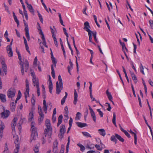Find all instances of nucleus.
<instances>
[{
	"label": "nucleus",
	"instance_id": "56",
	"mask_svg": "<svg viewBox=\"0 0 153 153\" xmlns=\"http://www.w3.org/2000/svg\"><path fill=\"white\" fill-rule=\"evenodd\" d=\"M19 146L16 147V149L14 150V153H18L19 152Z\"/></svg>",
	"mask_w": 153,
	"mask_h": 153
},
{
	"label": "nucleus",
	"instance_id": "36",
	"mask_svg": "<svg viewBox=\"0 0 153 153\" xmlns=\"http://www.w3.org/2000/svg\"><path fill=\"white\" fill-rule=\"evenodd\" d=\"M68 143L67 144L66 147V150L67 151V152H68V148L69 147V143L70 142V137H69L68 138Z\"/></svg>",
	"mask_w": 153,
	"mask_h": 153
},
{
	"label": "nucleus",
	"instance_id": "21",
	"mask_svg": "<svg viewBox=\"0 0 153 153\" xmlns=\"http://www.w3.org/2000/svg\"><path fill=\"white\" fill-rule=\"evenodd\" d=\"M24 64L25 65V71L27 72L28 69L29 67V63L27 59H25Z\"/></svg>",
	"mask_w": 153,
	"mask_h": 153
},
{
	"label": "nucleus",
	"instance_id": "10",
	"mask_svg": "<svg viewBox=\"0 0 153 153\" xmlns=\"http://www.w3.org/2000/svg\"><path fill=\"white\" fill-rule=\"evenodd\" d=\"M60 133L64 134L66 131L65 126L64 125H62L60 126Z\"/></svg>",
	"mask_w": 153,
	"mask_h": 153
},
{
	"label": "nucleus",
	"instance_id": "57",
	"mask_svg": "<svg viewBox=\"0 0 153 153\" xmlns=\"http://www.w3.org/2000/svg\"><path fill=\"white\" fill-rule=\"evenodd\" d=\"M51 57L52 60V61L55 60V59L53 56V53L52 51H51Z\"/></svg>",
	"mask_w": 153,
	"mask_h": 153
},
{
	"label": "nucleus",
	"instance_id": "64",
	"mask_svg": "<svg viewBox=\"0 0 153 153\" xmlns=\"http://www.w3.org/2000/svg\"><path fill=\"white\" fill-rule=\"evenodd\" d=\"M73 122V119L71 117L70 118V120L69 122V124L70 126H72V123Z\"/></svg>",
	"mask_w": 153,
	"mask_h": 153
},
{
	"label": "nucleus",
	"instance_id": "22",
	"mask_svg": "<svg viewBox=\"0 0 153 153\" xmlns=\"http://www.w3.org/2000/svg\"><path fill=\"white\" fill-rule=\"evenodd\" d=\"M50 29L51 30V33H52V36H56L54 34L55 32L56 31V29L55 27V26H53V28L51 27H50Z\"/></svg>",
	"mask_w": 153,
	"mask_h": 153
},
{
	"label": "nucleus",
	"instance_id": "48",
	"mask_svg": "<svg viewBox=\"0 0 153 153\" xmlns=\"http://www.w3.org/2000/svg\"><path fill=\"white\" fill-rule=\"evenodd\" d=\"M75 58L76 59V69H77V73L79 71V65L77 62V58L76 56H75Z\"/></svg>",
	"mask_w": 153,
	"mask_h": 153
},
{
	"label": "nucleus",
	"instance_id": "13",
	"mask_svg": "<svg viewBox=\"0 0 153 153\" xmlns=\"http://www.w3.org/2000/svg\"><path fill=\"white\" fill-rule=\"evenodd\" d=\"M7 52L9 57H12L13 56V52L12 48H6Z\"/></svg>",
	"mask_w": 153,
	"mask_h": 153
},
{
	"label": "nucleus",
	"instance_id": "26",
	"mask_svg": "<svg viewBox=\"0 0 153 153\" xmlns=\"http://www.w3.org/2000/svg\"><path fill=\"white\" fill-rule=\"evenodd\" d=\"M98 131H100L99 133L101 135L103 136H104L106 134L105 132L104 129H100L98 130Z\"/></svg>",
	"mask_w": 153,
	"mask_h": 153
},
{
	"label": "nucleus",
	"instance_id": "24",
	"mask_svg": "<svg viewBox=\"0 0 153 153\" xmlns=\"http://www.w3.org/2000/svg\"><path fill=\"white\" fill-rule=\"evenodd\" d=\"M115 135L116 136V138L120 141L123 142L124 141V139L120 135L117 134H115Z\"/></svg>",
	"mask_w": 153,
	"mask_h": 153
},
{
	"label": "nucleus",
	"instance_id": "61",
	"mask_svg": "<svg viewBox=\"0 0 153 153\" xmlns=\"http://www.w3.org/2000/svg\"><path fill=\"white\" fill-rule=\"evenodd\" d=\"M66 98V97H64L62 99L61 101V103L62 105H63L65 103Z\"/></svg>",
	"mask_w": 153,
	"mask_h": 153
},
{
	"label": "nucleus",
	"instance_id": "3",
	"mask_svg": "<svg viewBox=\"0 0 153 153\" xmlns=\"http://www.w3.org/2000/svg\"><path fill=\"white\" fill-rule=\"evenodd\" d=\"M52 132V128H47L45 129V137H46L47 135L48 134V135L49 136V137H51Z\"/></svg>",
	"mask_w": 153,
	"mask_h": 153
},
{
	"label": "nucleus",
	"instance_id": "2",
	"mask_svg": "<svg viewBox=\"0 0 153 153\" xmlns=\"http://www.w3.org/2000/svg\"><path fill=\"white\" fill-rule=\"evenodd\" d=\"M16 91L14 88H10L7 91V96L8 97L12 98L15 95Z\"/></svg>",
	"mask_w": 153,
	"mask_h": 153
},
{
	"label": "nucleus",
	"instance_id": "62",
	"mask_svg": "<svg viewBox=\"0 0 153 153\" xmlns=\"http://www.w3.org/2000/svg\"><path fill=\"white\" fill-rule=\"evenodd\" d=\"M124 133L126 135V136L128 138L130 137V135L125 130V131L124 132Z\"/></svg>",
	"mask_w": 153,
	"mask_h": 153
},
{
	"label": "nucleus",
	"instance_id": "9",
	"mask_svg": "<svg viewBox=\"0 0 153 153\" xmlns=\"http://www.w3.org/2000/svg\"><path fill=\"white\" fill-rule=\"evenodd\" d=\"M58 145V142L57 140H56L53 143V151L58 150L57 149V146Z\"/></svg>",
	"mask_w": 153,
	"mask_h": 153
},
{
	"label": "nucleus",
	"instance_id": "6",
	"mask_svg": "<svg viewBox=\"0 0 153 153\" xmlns=\"http://www.w3.org/2000/svg\"><path fill=\"white\" fill-rule=\"evenodd\" d=\"M4 109V111L2 112L1 114V117L3 118H6L8 116L9 114L10 113V111L8 110H6V113L5 112Z\"/></svg>",
	"mask_w": 153,
	"mask_h": 153
},
{
	"label": "nucleus",
	"instance_id": "58",
	"mask_svg": "<svg viewBox=\"0 0 153 153\" xmlns=\"http://www.w3.org/2000/svg\"><path fill=\"white\" fill-rule=\"evenodd\" d=\"M143 118L145 120V123H146V124L147 125V126L149 127V128H151V126L148 124V122H147V121L146 119V118H145V116L144 115H143Z\"/></svg>",
	"mask_w": 153,
	"mask_h": 153
},
{
	"label": "nucleus",
	"instance_id": "54",
	"mask_svg": "<svg viewBox=\"0 0 153 153\" xmlns=\"http://www.w3.org/2000/svg\"><path fill=\"white\" fill-rule=\"evenodd\" d=\"M13 18H14V19L15 20V21L16 22V23L17 25V26H18L19 25V20L17 19V16H16L14 17Z\"/></svg>",
	"mask_w": 153,
	"mask_h": 153
},
{
	"label": "nucleus",
	"instance_id": "29",
	"mask_svg": "<svg viewBox=\"0 0 153 153\" xmlns=\"http://www.w3.org/2000/svg\"><path fill=\"white\" fill-rule=\"evenodd\" d=\"M112 122L115 126L117 127V125L116 123V114L115 112H113Z\"/></svg>",
	"mask_w": 153,
	"mask_h": 153
},
{
	"label": "nucleus",
	"instance_id": "4",
	"mask_svg": "<svg viewBox=\"0 0 153 153\" xmlns=\"http://www.w3.org/2000/svg\"><path fill=\"white\" fill-rule=\"evenodd\" d=\"M1 64L2 65L3 71L4 73H5V74L6 75L7 73V65L5 64V61L4 59H2L1 61Z\"/></svg>",
	"mask_w": 153,
	"mask_h": 153
},
{
	"label": "nucleus",
	"instance_id": "28",
	"mask_svg": "<svg viewBox=\"0 0 153 153\" xmlns=\"http://www.w3.org/2000/svg\"><path fill=\"white\" fill-rule=\"evenodd\" d=\"M89 83H90V86L89 87V91H90V95L91 97V98L92 99L93 98V97L92 94V83L91 82H89Z\"/></svg>",
	"mask_w": 153,
	"mask_h": 153
},
{
	"label": "nucleus",
	"instance_id": "59",
	"mask_svg": "<svg viewBox=\"0 0 153 153\" xmlns=\"http://www.w3.org/2000/svg\"><path fill=\"white\" fill-rule=\"evenodd\" d=\"M95 147L98 150L101 151L102 150V148H100V146L96 144Z\"/></svg>",
	"mask_w": 153,
	"mask_h": 153
},
{
	"label": "nucleus",
	"instance_id": "12",
	"mask_svg": "<svg viewBox=\"0 0 153 153\" xmlns=\"http://www.w3.org/2000/svg\"><path fill=\"white\" fill-rule=\"evenodd\" d=\"M26 92L27 93V95L29 96V83L27 79H26Z\"/></svg>",
	"mask_w": 153,
	"mask_h": 153
},
{
	"label": "nucleus",
	"instance_id": "38",
	"mask_svg": "<svg viewBox=\"0 0 153 153\" xmlns=\"http://www.w3.org/2000/svg\"><path fill=\"white\" fill-rule=\"evenodd\" d=\"M49 91L50 93L51 94L52 92V90L53 88V86L52 83H49V85L48 86Z\"/></svg>",
	"mask_w": 153,
	"mask_h": 153
},
{
	"label": "nucleus",
	"instance_id": "27",
	"mask_svg": "<svg viewBox=\"0 0 153 153\" xmlns=\"http://www.w3.org/2000/svg\"><path fill=\"white\" fill-rule=\"evenodd\" d=\"M91 116L94 122H96V115L94 111H93L90 112Z\"/></svg>",
	"mask_w": 153,
	"mask_h": 153
},
{
	"label": "nucleus",
	"instance_id": "8",
	"mask_svg": "<svg viewBox=\"0 0 153 153\" xmlns=\"http://www.w3.org/2000/svg\"><path fill=\"white\" fill-rule=\"evenodd\" d=\"M38 137L37 133H32L31 135V139L30 140V142H31L32 140H35Z\"/></svg>",
	"mask_w": 153,
	"mask_h": 153
},
{
	"label": "nucleus",
	"instance_id": "49",
	"mask_svg": "<svg viewBox=\"0 0 153 153\" xmlns=\"http://www.w3.org/2000/svg\"><path fill=\"white\" fill-rule=\"evenodd\" d=\"M97 111L99 113L101 117H102L103 115V113L101 111L100 109H97Z\"/></svg>",
	"mask_w": 153,
	"mask_h": 153
},
{
	"label": "nucleus",
	"instance_id": "1",
	"mask_svg": "<svg viewBox=\"0 0 153 153\" xmlns=\"http://www.w3.org/2000/svg\"><path fill=\"white\" fill-rule=\"evenodd\" d=\"M58 79L59 81V83L58 81L56 83V91L57 94H59L61 92V90L63 88V83L62 79L61 78L60 75H59L58 77Z\"/></svg>",
	"mask_w": 153,
	"mask_h": 153
},
{
	"label": "nucleus",
	"instance_id": "47",
	"mask_svg": "<svg viewBox=\"0 0 153 153\" xmlns=\"http://www.w3.org/2000/svg\"><path fill=\"white\" fill-rule=\"evenodd\" d=\"M33 150L35 153H39V147L37 146H35Z\"/></svg>",
	"mask_w": 153,
	"mask_h": 153
},
{
	"label": "nucleus",
	"instance_id": "15",
	"mask_svg": "<svg viewBox=\"0 0 153 153\" xmlns=\"http://www.w3.org/2000/svg\"><path fill=\"white\" fill-rule=\"evenodd\" d=\"M32 81L33 83V85L34 86L36 85V87H37L38 85V86H39V79H36V78L32 79Z\"/></svg>",
	"mask_w": 153,
	"mask_h": 153
},
{
	"label": "nucleus",
	"instance_id": "5",
	"mask_svg": "<svg viewBox=\"0 0 153 153\" xmlns=\"http://www.w3.org/2000/svg\"><path fill=\"white\" fill-rule=\"evenodd\" d=\"M84 27L83 29L85 30L88 32V33L92 32V31L89 29V28H91V27L89 25V23L88 22H85L84 23Z\"/></svg>",
	"mask_w": 153,
	"mask_h": 153
},
{
	"label": "nucleus",
	"instance_id": "25",
	"mask_svg": "<svg viewBox=\"0 0 153 153\" xmlns=\"http://www.w3.org/2000/svg\"><path fill=\"white\" fill-rule=\"evenodd\" d=\"M106 94H107V95L108 98L109 100H112L113 97H112L111 94L109 92L108 90H107L106 91Z\"/></svg>",
	"mask_w": 153,
	"mask_h": 153
},
{
	"label": "nucleus",
	"instance_id": "50",
	"mask_svg": "<svg viewBox=\"0 0 153 153\" xmlns=\"http://www.w3.org/2000/svg\"><path fill=\"white\" fill-rule=\"evenodd\" d=\"M25 35L28 41H29L30 39V38L29 36V32H26Z\"/></svg>",
	"mask_w": 153,
	"mask_h": 153
},
{
	"label": "nucleus",
	"instance_id": "42",
	"mask_svg": "<svg viewBox=\"0 0 153 153\" xmlns=\"http://www.w3.org/2000/svg\"><path fill=\"white\" fill-rule=\"evenodd\" d=\"M93 33V32L92 31L91 32H90L88 33V35L89 36V42H92V34Z\"/></svg>",
	"mask_w": 153,
	"mask_h": 153
},
{
	"label": "nucleus",
	"instance_id": "35",
	"mask_svg": "<svg viewBox=\"0 0 153 153\" xmlns=\"http://www.w3.org/2000/svg\"><path fill=\"white\" fill-rule=\"evenodd\" d=\"M31 102L33 105H34L35 104V97L33 94H32V95Z\"/></svg>",
	"mask_w": 153,
	"mask_h": 153
},
{
	"label": "nucleus",
	"instance_id": "46",
	"mask_svg": "<svg viewBox=\"0 0 153 153\" xmlns=\"http://www.w3.org/2000/svg\"><path fill=\"white\" fill-rule=\"evenodd\" d=\"M37 13H38V15L39 17V19L40 20V21L42 23H43V18H42V16L40 14V13L39 12V11H37Z\"/></svg>",
	"mask_w": 153,
	"mask_h": 153
},
{
	"label": "nucleus",
	"instance_id": "19",
	"mask_svg": "<svg viewBox=\"0 0 153 153\" xmlns=\"http://www.w3.org/2000/svg\"><path fill=\"white\" fill-rule=\"evenodd\" d=\"M33 110L32 108L30 111V113L29 114V120L30 121H31L33 117Z\"/></svg>",
	"mask_w": 153,
	"mask_h": 153
},
{
	"label": "nucleus",
	"instance_id": "45",
	"mask_svg": "<svg viewBox=\"0 0 153 153\" xmlns=\"http://www.w3.org/2000/svg\"><path fill=\"white\" fill-rule=\"evenodd\" d=\"M24 24L25 26V32H29L28 27L27 24L26 23H25Z\"/></svg>",
	"mask_w": 153,
	"mask_h": 153
},
{
	"label": "nucleus",
	"instance_id": "11",
	"mask_svg": "<svg viewBox=\"0 0 153 153\" xmlns=\"http://www.w3.org/2000/svg\"><path fill=\"white\" fill-rule=\"evenodd\" d=\"M74 103L75 105H76V102L77 101V97L78 95L75 89L74 90Z\"/></svg>",
	"mask_w": 153,
	"mask_h": 153
},
{
	"label": "nucleus",
	"instance_id": "20",
	"mask_svg": "<svg viewBox=\"0 0 153 153\" xmlns=\"http://www.w3.org/2000/svg\"><path fill=\"white\" fill-rule=\"evenodd\" d=\"M76 124L77 126L79 127L82 128L87 126V124L86 123H82L81 122H76Z\"/></svg>",
	"mask_w": 153,
	"mask_h": 153
},
{
	"label": "nucleus",
	"instance_id": "18",
	"mask_svg": "<svg viewBox=\"0 0 153 153\" xmlns=\"http://www.w3.org/2000/svg\"><path fill=\"white\" fill-rule=\"evenodd\" d=\"M18 119L16 117H14L13 118L11 123L12 128H13V127H15L16 126V121Z\"/></svg>",
	"mask_w": 153,
	"mask_h": 153
},
{
	"label": "nucleus",
	"instance_id": "34",
	"mask_svg": "<svg viewBox=\"0 0 153 153\" xmlns=\"http://www.w3.org/2000/svg\"><path fill=\"white\" fill-rule=\"evenodd\" d=\"M16 140L15 141L14 143L15 144V146L16 147L17 146H19V137L18 136H16Z\"/></svg>",
	"mask_w": 153,
	"mask_h": 153
},
{
	"label": "nucleus",
	"instance_id": "44",
	"mask_svg": "<svg viewBox=\"0 0 153 153\" xmlns=\"http://www.w3.org/2000/svg\"><path fill=\"white\" fill-rule=\"evenodd\" d=\"M22 97V94L21 92V91L20 90H19L18 91V96L16 99L17 100H19Z\"/></svg>",
	"mask_w": 153,
	"mask_h": 153
},
{
	"label": "nucleus",
	"instance_id": "23",
	"mask_svg": "<svg viewBox=\"0 0 153 153\" xmlns=\"http://www.w3.org/2000/svg\"><path fill=\"white\" fill-rule=\"evenodd\" d=\"M43 109L45 113H47V107L46 104V102L45 100H43Z\"/></svg>",
	"mask_w": 153,
	"mask_h": 153
},
{
	"label": "nucleus",
	"instance_id": "60",
	"mask_svg": "<svg viewBox=\"0 0 153 153\" xmlns=\"http://www.w3.org/2000/svg\"><path fill=\"white\" fill-rule=\"evenodd\" d=\"M106 104H107L108 106V108H107V110L108 111H110L111 108L110 104L108 102L106 103Z\"/></svg>",
	"mask_w": 153,
	"mask_h": 153
},
{
	"label": "nucleus",
	"instance_id": "31",
	"mask_svg": "<svg viewBox=\"0 0 153 153\" xmlns=\"http://www.w3.org/2000/svg\"><path fill=\"white\" fill-rule=\"evenodd\" d=\"M51 74L53 78V79H54L55 77V71L54 70V69L53 68V65H52L51 66Z\"/></svg>",
	"mask_w": 153,
	"mask_h": 153
},
{
	"label": "nucleus",
	"instance_id": "41",
	"mask_svg": "<svg viewBox=\"0 0 153 153\" xmlns=\"http://www.w3.org/2000/svg\"><path fill=\"white\" fill-rule=\"evenodd\" d=\"M93 36H94V39L95 41L97 43L98 42V41L97 39V37H96V34H97V32L96 31L94 32H93Z\"/></svg>",
	"mask_w": 153,
	"mask_h": 153
},
{
	"label": "nucleus",
	"instance_id": "52",
	"mask_svg": "<svg viewBox=\"0 0 153 153\" xmlns=\"http://www.w3.org/2000/svg\"><path fill=\"white\" fill-rule=\"evenodd\" d=\"M40 117L39 118V121L40 122H42L44 119V115H39Z\"/></svg>",
	"mask_w": 153,
	"mask_h": 153
},
{
	"label": "nucleus",
	"instance_id": "53",
	"mask_svg": "<svg viewBox=\"0 0 153 153\" xmlns=\"http://www.w3.org/2000/svg\"><path fill=\"white\" fill-rule=\"evenodd\" d=\"M36 87L37 88V95L38 96H39L40 95V88L39 87V86L38 85Z\"/></svg>",
	"mask_w": 153,
	"mask_h": 153
},
{
	"label": "nucleus",
	"instance_id": "17",
	"mask_svg": "<svg viewBox=\"0 0 153 153\" xmlns=\"http://www.w3.org/2000/svg\"><path fill=\"white\" fill-rule=\"evenodd\" d=\"M63 116L62 114L60 115L58 118V122L57 124V126L58 127L61 123L62 120Z\"/></svg>",
	"mask_w": 153,
	"mask_h": 153
},
{
	"label": "nucleus",
	"instance_id": "40",
	"mask_svg": "<svg viewBox=\"0 0 153 153\" xmlns=\"http://www.w3.org/2000/svg\"><path fill=\"white\" fill-rule=\"evenodd\" d=\"M82 133L83 135L87 137H91V136L90 135V134L87 132H82Z\"/></svg>",
	"mask_w": 153,
	"mask_h": 153
},
{
	"label": "nucleus",
	"instance_id": "7",
	"mask_svg": "<svg viewBox=\"0 0 153 153\" xmlns=\"http://www.w3.org/2000/svg\"><path fill=\"white\" fill-rule=\"evenodd\" d=\"M35 123L34 122H32L31 123V133H37V129L35 126Z\"/></svg>",
	"mask_w": 153,
	"mask_h": 153
},
{
	"label": "nucleus",
	"instance_id": "63",
	"mask_svg": "<svg viewBox=\"0 0 153 153\" xmlns=\"http://www.w3.org/2000/svg\"><path fill=\"white\" fill-rule=\"evenodd\" d=\"M4 7L5 8V10L7 11V12H9L8 7L5 4V3H4Z\"/></svg>",
	"mask_w": 153,
	"mask_h": 153
},
{
	"label": "nucleus",
	"instance_id": "14",
	"mask_svg": "<svg viewBox=\"0 0 153 153\" xmlns=\"http://www.w3.org/2000/svg\"><path fill=\"white\" fill-rule=\"evenodd\" d=\"M19 63L21 66V71L22 74V75H23L24 73V66L23 65L24 62H22V61L21 60H19Z\"/></svg>",
	"mask_w": 153,
	"mask_h": 153
},
{
	"label": "nucleus",
	"instance_id": "51",
	"mask_svg": "<svg viewBox=\"0 0 153 153\" xmlns=\"http://www.w3.org/2000/svg\"><path fill=\"white\" fill-rule=\"evenodd\" d=\"M149 23L150 24V27L151 29H153V20L150 19L149 21Z\"/></svg>",
	"mask_w": 153,
	"mask_h": 153
},
{
	"label": "nucleus",
	"instance_id": "30",
	"mask_svg": "<svg viewBox=\"0 0 153 153\" xmlns=\"http://www.w3.org/2000/svg\"><path fill=\"white\" fill-rule=\"evenodd\" d=\"M116 136L114 135L112 136L110 138L111 140L113 142H115V144H116L117 143V140L116 139Z\"/></svg>",
	"mask_w": 153,
	"mask_h": 153
},
{
	"label": "nucleus",
	"instance_id": "55",
	"mask_svg": "<svg viewBox=\"0 0 153 153\" xmlns=\"http://www.w3.org/2000/svg\"><path fill=\"white\" fill-rule=\"evenodd\" d=\"M144 68L143 66L142 65V64H141V66L140 67V72L143 74H144V73L143 71Z\"/></svg>",
	"mask_w": 153,
	"mask_h": 153
},
{
	"label": "nucleus",
	"instance_id": "16",
	"mask_svg": "<svg viewBox=\"0 0 153 153\" xmlns=\"http://www.w3.org/2000/svg\"><path fill=\"white\" fill-rule=\"evenodd\" d=\"M0 99L1 102H4L6 101V96L3 94H0Z\"/></svg>",
	"mask_w": 153,
	"mask_h": 153
},
{
	"label": "nucleus",
	"instance_id": "32",
	"mask_svg": "<svg viewBox=\"0 0 153 153\" xmlns=\"http://www.w3.org/2000/svg\"><path fill=\"white\" fill-rule=\"evenodd\" d=\"M14 102H12V103L10 104L11 107L10 109L12 111L14 112L15 109L16 108V105H14Z\"/></svg>",
	"mask_w": 153,
	"mask_h": 153
},
{
	"label": "nucleus",
	"instance_id": "33",
	"mask_svg": "<svg viewBox=\"0 0 153 153\" xmlns=\"http://www.w3.org/2000/svg\"><path fill=\"white\" fill-rule=\"evenodd\" d=\"M3 123L2 124H1V127L0 128V137H2V133L3 131V130L4 129V126Z\"/></svg>",
	"mask_w": 153,
	"mask_h": 153
},
{
	"label": "nucleus",
	"instance_id": "43",
	"mask_svg": "<svg viewBox=\"0 0 153 153\" xmlns=\"http://www.w3.org/2000/svg\"><path fill=\"white\" fill-rule=\"evenodd\" d=\"M52 37L53 39L54 43L56 46L57 47L58 46V42L56 36H52Z\"/></svg>",
	"mask_w": 153,
	"mask_h": 153
},
{
	"label": "nucleus",
	"instance_id": "37",
	"mask_svg": "<svg viewBox=\"0 0 153 153\" xmlns=\"http://www.w3.org/2000/svg\"><path fill=\"white\" fill-rule=\"evenodd\" d=\"M27 6V8H28L30 11V12H34V9L33 8V7L31 4H30Z\"/></svg>",
	"mask_w": 153,
	"mask_h": 153
},
{
	"label": "nucleus",
	"instance_id": "39",
	"mask_svg": "<svg viewBox=\"0 0 153 153\" xmlns=\"http://www.w3.org/2000/svg\"><path fill=\"white\" fill-rule=\"evenodd\" d=\"M77 145L80 148V150L82 152H83L85 149V147L82 144H78Z\"/></svg>",
	"mask_w": 153,
	"mask_h": 153
}]
</instances>
